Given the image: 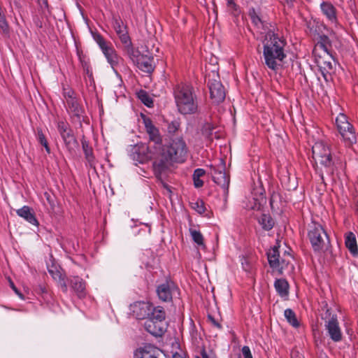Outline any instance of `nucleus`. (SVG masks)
Segmentation results:
<instances>
[{
  "label": "nucleus",
  "instance_id": "a878e982",
  "mask_svg": "<svg viewBox=\"0 0 358 358\" xmlns=\"http://www.w3.org/2000/svg\"><path fill=\"white\" fill-rule=\"evenodd\" d=\"M48 273L52 278L58 283L63 292L66 293L68 286L65 280V275H62L61 271L54 265L48 267Z\"/></svg>",
  "mask_w": 358,
  "mask_h": 358
},
{
  "label": "nucleus",
  "instance_id": "ea45409f",
  "mask_svg": "<svg viewBox=\"0 0 358 358\" xmlns=\"http://www.w3.org/2000/svg\"><path fill=\"white\" fill-rule=\"evenodd\" d=\"M0 31L4 36H9V26L5 15L2 12L0 13Z\"/></svg>",
  "mask_w": 358,
  "mask_h": 358
},
{
  "label": "nucleus",
  "instance_id": "37998d69",
  "mask_svg": "<svg viewBox=\"0 0 358 358\" xmlns=\"http://www.w3.org/2000/svg\"><path fill=\"white\" fill-rule=\"evenodd\" d=\"M192 207L198 213L203 214L206 211V207L204 202L201 199H197L195 202H192Z\"/></svg>",
  "mask_w": 358,
  "mask_h": 358
},
{
  "label": "nucleus",
  "instance_id": "4d7b16f0",
  "mask_svg": "<svg viewBox=\"0 0 358 358\" xmlns=\"http://www.w3.org/2000/svg\"><path fill=\"white\" fill-rule=\"evenodd\" d=\"M39 3H41V1H42V3L43 5V6L45 8H48V0H38Z\"/></svg>",
  "mask_w": 358,
  "mask_h": 358
},
{
  "label": "nucleus",
  "instance_id": "b1692460",
  "mask_svg": "<svg viewBox=\"0 0 358 358\" xmlns=\"http://www.w3.org/2000/svg\"><path fill=\"white\" fill-rule=\"evenodd\" d=\"M136 66L142 71L151 73L155 69L154 57L146 55H143L135 63Z\"/></svg>",
  "mask_w": 358,
  "mask_h": 358
},
{
  "label": "nucleus",
  "instance_id": "2eb2a0df",
  "mask_svg": "<svg viewBox=\"0 0 358 358\" xmlns=\"http://www.w3.org/2000/svg\"><path fill=\"white\" fill-rule=\"evenodd\" d=\"M324 327L328 336L334 342L338 343L342 341L343 334L336 315H333L328 320H326Z\"/></svg>",
  "mask_w": 358,
  "mask_h": 358
},
{
  "label": "nucleus",
  "instance_id": "6e6d98bb",
  "mask_svg": "<svg viewBox=\"0 0 358 358\" xmlns=\"http://www.w3.org/2000/svg\"><path fill=\"white\" fill-rule=\"evenodd\" d=\"M10 5L14 4L16 7H20L21 0H7Z\"/></svg>",
  "mask_w": 358,
  "mask_h": 358
},
{
  "label": "nucleus",
  "instance_id": "0eeeda50",
  "mask_svg": "<svg viewBox=\"0 0 358 358\" xmlns=\"http://www.w3.org/2000/svg\"><path fill=\"white\" fill-rule=\"evenodd\" d=\"M92 36L94 40L98 44L99 48L101 50L107 62L110 64L113 71L120 63L121 58L117 55L116 50L111 45L109 42H107L104 38L99 33H93Z\"/></svg>",
  "mask_w": 358,
  "mask_h": 358
},
{
  "label": "nucleus",
  "instance_id": "c03bdc74",
  "mask_svg": "<svg viewBox=\"0 0 358 358\" xmlns=\"http://www.w3.org/2000/svg\"><path fill=\"white\" fill-rule=\"evenodd\" d=\"M78 56L83 69H87V66H90L89 58L83 52L78 51Z\"/></svg>",
  "mask_w": 358,
  "mask_h": 358
},
{
  "label": "nucleus",
  "instance_id": "69168bd1",
  "mask_svg": "<svg viewBox=\"0 0 358 358\" xmlns=\"http://www.w3.org/2000/svg\"><path fill=\"white\" fill-rule=\"evenodd\" d=\"M238 358H241V355H238Z\"/></svg>",
  "mask_w": 358,
  "mask_h": 358
},
{
  "label": "nucleus",
  "instance_id": "f03ea898",
  "mask_svg": "<svg viewBox=\"0 0 358 358\" xmlns=\"http://www.w3.org/2000/svg\"><path fill=\"white\" fill-rule=\"evenodd\" d=\"M263 44L264 64L269 69L276 72L282 67L287 57L285 51L287 42L277 34L269 30L264 36Z\"/></svg>",
  "mask_w": 358,
  "mask_h": 358
},
{
  "label": "nucleus",
  "instance_id": "bb28decb",
  "mask_svg": "<svg viewBox=\"0 0 358 358\" xmlns=\"http://www.w3.org/2000/svg\"><path fill=\"white\" fill-rule=\"evenodd\" d=\"M16 213L20 217H22L27 222L34 226H38L39 223L36 217L33 210L28 206H24L16 210Z\"/></svg>",
  "mask_w": 358,
  "mask_h": 358
},
{
  "label": "nucleus",
  "instance_id": "f704fd0d",
  "mask_svg": "<svg viewBox=\"0 0 358 358\" xmlns=\"http://www.w3.org/2000/svg\"><path fill=\"white\" fill-rule=\"evenodd\" d=\"M206 171L203 169L198 168L194 170L192 178L194 181V185L196 188L201 187L203 185V181L201 180V178L203 176Z\"/></svg>",
  "mask_w": 358,
  "mask_h": 358
},
{
  "label": "nucleus",
  "instance_id": "0e129e2a",
  "mask_svg": "<svg viewBox=\"0 0 358 358\" xmlns=\"http://www.w3.org/2000/svg\"><path fill=\"white\" fill-rule=\"evenodd\" d=\"M356 210L358 213V199L357 200V202H356Z\"/></svg>",
  "mask_w": 358,
  "mask_h": 358
},
{
  "label": "nucleus",
  "instance_id": "8fccbe9b",
  "mask_svg": "<svg viewBox=\"0 0 358 358\" xmlns=\"http://www.w3.org/2000/svg\"><path fill=\"white\" fill-rule=\"evenodd\" d=\"M10 286L12 289L15 292V293L21 299H24V295L17 289V288L14 285L13 282L10 280Z\"/></svg>",
  "mask_w": 358,
  "mask_h": 358
},
{
  "label": "nucleus",
  "instance_id": "39448f33",
  "mask_svg": "<svg viewBox=\"0 0 358 358\" xmlns=\"http://www.w3.org/2000/svg\"><path fill=\"white\" fill-rule=\"evenodd\" d=\"M313 157L316 163H320L324 169V172L329 176L334 174L335 162L329 147L323 142L315 143L312 148Z\"/></svg>",
  "mask_w": 358,
  "mask_h": 358
},
{
  "label": "nucleus",
  "instance_id": "2f4dec72",
  "mask_svg": "<svg viewBox=\"0 0 358 358\" xmlns=\"http://www.w3.org/2000/svg\"><path fill=\"white\" fill-rule=\"evenodd\" d=\"M258 222L265 231L271 230L274 226V220L269 214H262L258 219Z\"/></svg>",
  "mask_w": 358,
  "mask_h": 358
},
{
  "label": "nucleus",
  "instance_id": "f8f14e48",
  "mask_svg": "<svg viewBox=\"0 0 358 358\" xmlns=\"http://www.w3.org/2000/svg\"><path fill=\"white\" fill-rule=\"evenodd\" d=\"M156 292L160 301L171 302L173 296L179 294V288L174 282L166 280L157 287Z\"/></svg>",
  "mask_w": 358,
  "mask_h": 358
},
{
  "label": "nucleus",
  "instance_id": "49530a36",
  "mask_svg": "<svg viewBox=\"0 0 358 358\" xmlns=\"http://www.w3.org/2000/svg\"><path fill=\"white\" fill-rule=\"evenodd\" d=\"M208 320L211 323L213 326H214L217 329H222V327L221 324L217 320H216L214 318V317L212 316L211 315H208Z\"/></svg>",
  "mask_w": 358,
  "mask_h": 358
},
{
  "label": "nucleus",
  "instance_id": "cd10ccee",
  "mask_svg": "<svg viewBox=\"0 0 358 358\" xmlns=\"http://www.w3.org/2000/svg\"><path fill=\"white\" fill-rule=\"evenodd\" d=\"M122 43L124 45V51L134 64H135L143 54H141L138 49L134 48L131 38L124 41Z\"/></svg>",
  "mask_w": 358,
  "mask_h": 358
},
{
  "label": "nucleus",
  "instance_id": "680f3d73",
  "mask_svg": "<svg viewBox=\"0 0 358 358\" xmlns=\"http://www.w3.org/2000/svg\"><path fill=\"white\" fill-rule=\"evenodd\" d=\"M163 185H164V187L167 190H169V192H171L170 187H169L168 185H166V184H165V183H163Z\"/></svg>",
  "mask_w": 358,
  "mask_h": 358
},
{
  "label": "nucleus",
  "instance_id": "09e8293b",
  "mask_svg": "<svg viewBox=\"0 0 358 358\" xmlns=\"http://www.w3.org/2000/svg\"><path fill=\"white\" fill-rule=\"evenodd\" d=\"M74 92L72 90H64V96L67 101V99H77L74 96Z\"/></svg>",
  "mask_w": 358,
  "mask_h": 358
},
{
  "label": "nucleus",
  "instance_id": "c85d7f7f",
  "mask_svg": "<svg viewBox=\"0 0 358 358\" xmlns=\"http://www.w3.org/2000/svg\"><path fill=\"white\" fill-rule=\"evenodd\" d=\"M166 311L164 307L161 306H154L152 303H151V310L150 313L148 315L147 320H158L159 322H166Z\"/></svg>",
  "mask_w": 358,
  "mask_h": 358
},
{
  "label": "nucleus",
  "instance_id": "3c124183",
  "mask_svg": "<svg viewBox=\"0 0 358 358\" xmlns=\"http://www.w3.org/2000/svg\"><path fill=\"white\" fill-rule=\"evenodd\" d=\"M194 358H216L214 355H208L206 351L203 349L201 351L200 355L196 356Z\"/></svg>",
  "mask_w": 358,
  "mask_h": 358
},
{
  "label": "nucleus",
  "instance_id": "5701e85b",
  "mask_svg": "<svg viewBox=\"0 0 358 358\" xmlns=\"http://www.w3.org/2000/svg\"><path fill=\"white\" fill-rule=\"evenodd\" d=\"M81 145L85 159L87 162L86 164L89 165L91 168H95L96 160L94 154L93 148L90 142L85 139L84 136L81 138Z\"/></svg>",
  "mask_w": 358,
  "mask_h": 358
},
{
  "label": "nucleus",
  "instance_id": "a18cd8bd",
  "mask_svg": "<svg viewBox=\"0 0 358 358\" xmlns=\"http://www.w3.org/2000/svg\"><path fill=\"white\" fill-rule=\"evenodd\" d=\"M242 354L241 355V358H253L250 349L248 346H243L241 350Z\"/></svg>",
  "mask_w": 358,
  "mask_h": 358
},
{
  "label": "nucleus",
  "instance_id": "864d4df0",
  "mask_svg": "<svg viewBox=\"0 0 358 358\" xmlns=\"http://www.w3.org/2000/svg\"><path fill=\"white\" fill-rule=\"evenodd\" d=\"M254 205L251 206V208L253 210H260L262 207V204L259 201L254 199Z\"/></svg>",
  "mask_w": 358,
  "mask_h": 358
},
{
  "label": "nucleus",
  "instance_id": "72a5a7b5",
  "mask_svg": "<svg viewBox=\"0 0 358 358\" xmlns=\"http://www.w3.org/2000/svg\"><path fill=\"white\" fill-rule=\"evenodd\" d=\"M248 15L252 23L257 27L259 28L264 26V22L262 20L259 13L256 11L254 8H250L248 11Z\"/></svg>",
  "mask_w": 358,
  "mask_h": 358
},
{
  "label": "nucleus",
  "instance_id": "c9c22d12",
  "mask_svg": "<svg viewBox=\"0 0 358 358\" xmlns=\"http://www.w3.org/2000/svg\"><path fill=\"white\" fill-rule=\"evenodd\" d=\"M284 315L290 325L297 328L299 327V322L296 318L295 313L290 308H287L284 312Z\"/></svg>",
  "mask_w": 358,
  "mask_h": 358
},
{
  "label": "nucleus",
  "instance_id": "6ab92c4d",
  "mask_svg": "<svg viewBox=\"0 0 358 358\" xmlns=\"http://www.w3.org/2000/svg\"><path fill=\"white\" fill-rule=\"evenodd\" d=\"M279 245H274L267 252V258L269 266L273 268L282 273L285 268V262L284 259L280 260Z\"/></svg>",
  "mask_w": 358,
  "mask_h": 358
},
{
  "label": "nucleus",
  "instance_id": "13d9d810",
  "mask_svg": "<svg viewBox=\"0 0 358 358\" xmlns=\"http://www.w3.org/2000/svg\"><path fill=\"white\" fill-rule=\"evenodd\" d=\"M173 358H185V357L178 353H176L173 355Z\"/></svg>",
  "mask_w": 358,
  "mask_h": 358
},
{
  "label": "nucleus",
  "instance_id": "9d476101",
  "mask_svg": "<svg viewBox=\"0 0 358 358\" xmlns=\"http://www.w3.org/2000/svg\"><path fill=\"white\" fill-rule=\"evenodd\" d=\"M143 124L145 128V131L148 135V139L150 143H154V148L156 152L161 150L162 145V136L159 132V130L156 127L151 120L150 118L143 115Z\"/></svg>",
  "mask_w": 358,
  "mask_h": 358
},
{
  "label": "nucleus",
  "instance_id": "a19ab883",
  "mask_svg": "<svg viewBox=\"0 0 358 358\" xmlns=\"http://www.w3.org/2000/svg\"><path fill=\"white\" fill-rule=\"evenodd\" d=\"M37 139L40 144H41L45 149V151L48 153L50 152V148L49 147L48 143L46 140V138L43 133V131L41 129H37Z\"/></svg>",
  "mask_w": 358,
  "mask_h": 358
},
{
  "label": "nucleus",
  "instance_id": "603ef678",
  "mask_svg": "<svg viewBox=\"0 0 358 358\" xmlns=\"http://www.w3.org/2000/svg\"><path fill=\"white\" fill-rule=\"evenodd\" d=\"M317 46L320 47L321 49L324 51V55H330V52L329 50V46L328 45H324V44H320L317 43Z\"/></svg>",
  "mask_w": 358,
  "mask_h": 358
},
{
  "label": "nucleus",
  "instance_id": "bf43d9fd",
  "mask_svg": "<svg viewBox=\"0 0 358 358\" xmlns=\"http://www.w3.org/2000/svg\"><path fill=\"white\" fill-rule=\"evenodd\" d=\"M45 196L47 200L48 201V202L51 204V201H50V194L48 193L45 192Z\"/></svg>",
  "mask_w": 358,
  "mask_h": 358
},
{
  "label": "nucleus",
  "instance_id": "412c9836",
  "mask_svg": "<svg viewBox=\"0 0 358 358\" xmlns=\"http://www.w3.org/2000/svg\"><path fill=\"white\" fill-rule=\"evenodd\" d=\"M112 26L118 36L121 43L130 38L129 36L127 27L125 25L118 15H112Z\"/></svg>",
  "mask_w": 358,
  "mask_h": 358
},
{
  "label": "nucleus",
  "instance_id": "4be33fe9",
  "mask_svg": "<svg viewBox=\"0 0 358 358\" xmlns=\"http://www.w3.org/2000/svg\"><path fill=\"white\" fill-rule=\"evenodd\" d=\"M160 354L159 348L147 344L138 348L134 352V358H158Z\"/></svg>",
  "mask_w": 358,
  "mask_h": 358
},
{
  "label": "nucleus",
  "instance_id": "4468645a",
  "mask_svg": "<svg viewBox=\"0 0 358 358\" xmlns=\"http://www.w3.org/2000/svg\"><path fill=\"white\" fill-rule=\"evenodd\" d=\"M210 174L213 178V180L220 185L224 192L227 193L229 185V176L227 175L224 171V164L222 163L220 167H215L210 166Z\"/></svg>",
  "mask_w": 358,
  "mask_h": 358
},
{
  "label": "nucleus",
  "instance_id": "052dcab7",
  "mask_svg": "<svg viewBox=\"0 0 358 358\" xmlns=\"http://www.w3.org/2000/svg\"><path fill=\"white\" fill-rule=\"evenodd\" d=\"M319 175H320V177L321 180L323 181L324 180V171H321L320 172Z\"/></svg>",
  "mask_w": 358,
  "mask_h": 358
},
{
  "label": "nucleus",
  "instance_id": "de8ad7c7",
  "mask_svg": "<svg viewBox=\"0 0 358 358\" xmlns=\"http://www.w3.org/2000/svg\"><path fill=\"white\" fill-rule=\"evenodd\" d=\"M317 43L320 44L331 45V41L329 38L324 34L320 36V40Z\"/></svg>",
  "mask_w": 358,
  "mask_h": 358
},
{
  "label": "nucleus",
  "instance_id": "c756f323",
  "mask_svg": "<svg viewBox=\"0 0 358 358\" xmlns=\"http://www.w3.org/2000/svg\"><path fill=\"white\" fill-rule=\"evenodd\" d=\"M345 244L346 248L348 249L350 252L353 255L356 256L358 255V248L357 244V240L355 235L350 231L348 232L345 236Z\"/></svg>",
  "mask_w": 358,
  "mask_h": 358
},
{
  "label": "nucleus",
  "instance_id": "1a4fd4ad",
  "mask_svg": "<svg viewBox=\"0 0 358 358\" xmlns=\"http://www.w3.org/2000/svg\"><path fill=\"white\" fill-rule=\"evenodd\" d=\"M57 127L66 149L71 152H74L78 143L69 123L62 120L59 121Z\"/></svg>",
  "mask_w": 358,
  "mask_h": 358
},
{
  "label": "nucleus",
  "instance_id": "dca6fc26",
  "mask_svg": "<svg viewBox=\"0 0 358 358\" xmlns=\"http://www.w3.org/2000/svg\"><path fill=\"white\" fill-rule=\"evenodd\" d=\"M67 112L71 116L72 121L78 122L82 125L84 121L85 110L79 103L77 99H67Z\"/></svg>",
  "mask_w": 358,
  "mask_h": 358
},
{
  "label": "nucleus",
  "instance_id": "f3484780",
  "mask_svg": "<svg viewBox=\"0 0 358 358\" xmlns=\"http://www.w3.org/2000/svg\"><path fill=\"white\" fill-rule=\"evenodd\" d=\"M150 310L151 303L148 301H136L130 305L131 313L137 320H147Z\"/></svg>",
  "mask_w": 358,
  "mask_h": 358
},
{
  "label": "nucleus",
  "instance_id": "ddd939ff",
  "mask_svg": "<svg viewBox=\"0 0 358 358\" xmlns=\"http://www.w3.org/2000/svg\"><path fill=\"white\" fill-rule=\"evenodd\" d=\"M315 62L318 66L320 71L322 77L326 82H328L331 79V71L334 69V64L333 62L335 61L332 55H315Z\"/></svg>",
  "mask_w": 358,
  "mask_h": 358
},
{
  "label": "nucleus",
  "instance_id": "7ed1b4c3",
  "mask_svg": "<svg viewBox=\"0 0 358 358\" xmlns=\"http://www.w3.org/2000/svg\"><path fill=\"white\" fill-rule=\"evenodd\" d=\"M173 96L180 114L192 115L197 112L198 99L192 84L180 83L176 85L173 87Z\"/></svg>",
  "mask_w": 358,
  "mask_h": 358
},
{
  "label": "nucleus",
  "instance_id": "7c9ffc66",
  "mask_svg": "<svg viewBox=\"0 0 358 358\" xmlns=\"http://www.w3.org/2000/svg\"><path fill=\"white\" fill-rule=\"evenodd\" d=\"M274 287L280 296H288L289 285L287 280L284 278L276 279L274 282Z\"/></svg>",
  "mask_w": 358,
  "mask_h": 358
},
{
  "label": "nucleus",
  "instance_id": "f257e3e1",
  "mask_svg": "<svg viewBox=\"0 0 358 358\" xmlns=\"http://www.w3.org/2000/svg\"><path fill=\"white\" fill-rule=\"evenodd\" d=\"M160 157L155 159L153 170L157 179L162 180V174L172 162L182 163L186 160L188 148L182 137L173 139L166 148L158 151Z\"/></svg>",
  "mask_w": 358,
  "mask_h": 358
},
{
  "label": "nucleus",
  "instance_id": "20e7f679",
  "mask_svg": "<svg viewBox=\"0 0 358 358\" xmlns=\"http://www.w3.org/2000/svg\"><path fill=\"white\" fill-rule=\"evenodd\" d=\"M308 238L313 250L320 252L328 249L329 238L323 227L317 222H311L308 227Z\"/></svg>",
  "mask_w": 358,
  "mask_h": 358
},
{
  "label": "nucleus",
  "instance_id": "e2e57ef3",
  "mask_svg": "<svg viewBox=\"0 0 358 358\" xmlns=\"http://www.w3.org/2000/svg\"><path fill=\"white\" fill-rule=\"evenodd\" d=\"M40 289L41 290L42 292H46V289L45 287L40 286Z\"/></svg>",
  "mask_w": 358,
  "mask_h": 358
},
{
  "label": "nucleus",
  "instance_id": "58836bf2",
  "mask_svg": "<svg viewBox=\"0 0 358 358\" xmlns=\"http://www.w3.org/2000/svg\"><path fill=\"white\" fill-rule=\"evenodd\" d=\"M180 127V121L179 119H175L168 123L167 132L169 134L175 135L177 134Z\"/></svg>",
  "mask_w": 358,
  "mask_h": 358
},
{
  "label": "nucleus",
  "instance_id": "6e6552de",
  "mask_svg": "<svg viewBox=\"0 0 358 358\" xmlns=\"http://www.w3.org/2000/svg\"><path fill=\"white\" fill-rule=\"evenodd\" d=\"M207 78L210 99L215 104L222 103L225 99L226 92L218 73L212 72L208 75Z\"/></svg>",
  "mask_w": 358,
  "mask_h": 358
},
{
  "label": "nucleus",
  "instance_id": "393cba45",
  "mask_svg": "<svg viewBox=\"0 0 358 358\" xmlns=\"http://www.w3.org/2000/svg\"><path fill=\"white\" fill-rule=\"evenodd\" d=\"M69 284L78 298L82 299L86 296V283L82 278L74 276L69 280Z\"/></svg>",
  "mask_w": 358,
  "mask_h": 358
},
{
  "label": "nucleus",
  "instance_id": "a211bd4d",
  "mask_svg": "<svg viewBox=\"0 0 358 358\" xmlns=\"http://www.w3.org/2000/svg\"><path fill=\"white\" fill-rule=\"evenodd\" d=\"M320 8L322 15L331 24L336 27L341 26L337 17V9L330 1H323Z\"/></svg>",
  "mask_w": 358,
  "mask_h": 358
},
{
  "label": "nucleus",
  "instance_id": "aec40b11",
  "mask_svg": "<svg viewBox=\"0 0 358 358\" xmlns=\"http://www.w3.org/2000/svg\"><path fill=\"white\" fill-rule=\"evenodd\" d=\"M144 328L155 337H161L166 331L167 325L166 322L158 320H146L144 322Z\"/></svg>",
  "mask_w": 358,
  "mask_h": 358
},
{
  "label": "nucleus",
  "instance_id": "423d86ee",
  "mask_svg": "<svg viewBox=\"0 0 358 358\" xmlns=\"http://www.w3.org/2000/svg\"><path fill=\"white\" fill-rule=\"evenodd\" d=\"M336 124L343 140L348 146L357 143V135L352 124L348 122V117L345 114L340 113L336 117Z\"/></svg>",
  "mask_w": 358,
  "mask_h": 358
},
{
  "label": "nucleus",
  "instance_id": "9b49d317",
  "mask_svg": "<svg viewBox=\"0 0 358 358\" xmlns=\"http://www.w3.org/2000/svg\"><path fill=\"white\" fill-rule=\"evenodd\" d=\"M157 152H152L150 147L145 143L136 145L131 150V158L135 162V164H144L152 159H157L155 155Z\"/></svg>",
  "mask_w": 358,
  "mask_h": 358
},
{
  "label": "nucleus",
  "instance_id": "473e14b6",
  "mask_svg": "<svg viewBox=\"0 0 358 358\" xmlns=\"http://www.w3.org/2000/svg\"><path fill=\"white\" fill-rule=\"evenodd\" d=\"M215 129V125L212 122H205L201 127V134L207 139L212 141L213 131Z\"/></svg>",
  "mask_w": 358,
  "mask_h": 358
},
{
  "label": "nucleus",
  "instance_id": "e433bc0d",
  "mask_svg": "<svg viewBox=\"0 0 358 358\" xmlns=\"http://www.w3.org/2000/svg\"><path fill=\"white\" fill-rule=\"evenodd\" d=\"M137 96L141 101L147 107L151 108L153 106V100L146 91L141 90L137 93Z\"/></svg>",
  "mask_w": 358,
  "mask_h": 358
},
{
  "label": "nucleus",
  "instance_id": "79ce46f5",
  "mask_svg": "<svg viewBox=\"0 0 358 358\" xmlns=\"http://www.w3.org/2000/svg\"><path fill=\"white\" fill-rule=\"evenodd\" d=\"M227 8L234 16H238L241 13L240 7L233 0H227Z\"/></svg>",
  "mask_w": 358,
  "mask_h": 358
},
{
  "label": "nucleus",
  "instance_id": "4c0bfd02",
  "mask_svg": "<svg viewBox=\"0 0 358 358\" xmlns=\"http://www.w3.org/2000/svg\"><path fill=\"white\" fill-rule=\"evenodd\" d=\"M190 236L193 241L198 245H204L203 236L200 231L190 228L189 229Z\"/></svg>",
  "mask_w": 358,
  "mask_h": 358
},
{
  "label": "nucleus",
  "instance_id": "5fc2aeb1",
  "mask_svg": "<svg viewBox=\"0 0 358 358\" xmlns=\"http://www.w3.org/2000/svg\"><path fill=\"white\" fill-rule=\"evenodd\" d=\"M83 71L90 79L93 78L92 71L91 69L90 66H87V69H83Z\"/></svg>",
  "mask_w": 358,
  "mask_h": 358
}]
</instances>
